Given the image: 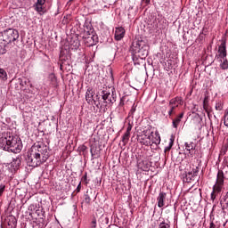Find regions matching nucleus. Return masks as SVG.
I'll list each match as a JSON object with an SVG mask.
<instances>
[{"mask_svg": "<svg viewBox=\"0 0 228 228\" xmlns=\"http://www.w3.org/2000/svg\"><path fill=\"white\" fill-rule=\"evenodd\" d=\"M0 149L19 154L22 151V140L19 136L12 135L11 134H4L0 137Z\"/></svg>", "mask_w": 228, "mask_h": 228, "instance_id": "obj_1", "label": "nucleus"}, {"mask_svg": "<svg viewBox=\"0 0 228 228\" xmlns=\"http://www.w3.org/2000/svg\"><path fill=\"white\" fill-rule=\"evenodd\" d=\"M130 50L133 54H138L140 58L149 56V45L143 40H134Z\"/></svg>", "mask_w": 228, "mask_h": 228, "instance_id": "obj_2", "label": "nucleus"}, {"mask_svg": "<svg viewBox=\"0 0 228 228\" xmlns=\"http://www.w3.org/2000/svg\"><path fill=\"white\" fill-rule=\"evenodd\" d=\"M224 171L218 170L216 184L213 186V191L210 195L211 200H215L216 199V195L222 191V188H224Z\"/></svg>", "mask_w": 228, "mask_h": 228, "instance_id": "obj_3", "label": "nucleus"}, {"mask_svg": "<svg viewBox=\"0 0 228 228\" xmlns=\"http://www.w3.org/2000/svg\"><path fill=\"white\" fill-rule=\"evenodd\" d=\"M3 41L6 44H12L19 39V30L15 28H7L2 32Z\"/></svg>", "mask_w": 228, "mask_h": 228, "instance_id": "obj_4", "label": "nucleus"}, {"mask_svg": "<svg viewBox=\"0 0 228 228\" xmlns=\"http://www.w3.org/2000/svg\"><path fill=\"white\" fill-rule=\"evenodd\" d=\"M26 160L28 167H33L34 168L36 167H40L43 163H45V159H41L38 153H35L33 151H30V153L28 154Z\"/></svg>", "mask_w": 228, "mask_h": 228, "instance_id": "obj_5", "label": "nucleus"}, {"mask_svg": "<svg viewBox=\"0 0 228 228\" xmlns=\"http://www.w3.org/2000/svg\"><path fill=\"white\" fill-rule=\"evenodd\" d=\"M31 151H33L36 154H39V157H41L42 159H45V161H47V159L49 158L47 146H45L44 143L34 144L31 148Z\"/></svg>", "mask_w": 228, "mask_h": 228, "instance_id": "obj_6", "label": "nucleus"}, {"mask_svg": "<svg viewBox=\"0 0 228 228\" xmlns=\"http://www.w3.org/2000/svg\"><path fill=\"white\" fill-rule=\"evenodd\" d=\"M227 58V46L225 41H223L218 46L217 54L216 55V60H222Z\"/></svg>", "mask_w": 228, "mask_h": 228, "instance_id": "obj_7", "label": "nucleus"}, {"mask_svg": "<svg viewBox=\"0 0 228 228\" xmlns=\"http://www.w3.org/2000/svg\"><path fill=\"white\" fill-rule=\"evenodd\" d=\"M34 10L37 12L39 15H44L45 13V0H37L34 4Z\"/></svg>", "mask_w": 228, "mask_h": 228, "instance_id": "obj_8", "label": "nucleus"}, {"mask_svg": "<svg viewBox=\"0 0 228 228\" xmlns=\"http://www.w3.org/2000/svg\"><path fill=\"white\" fill-rule=\"evenodd\" d=\"M151 135H148L147 132H143L142 134L137 135V140L140 142V143H142V145H151Z\"/></svg>", "mask_w": 228, "mask_h": 228, "instance_id": "obj_9", "label": "nucleus"}, {"mask_svg": "<svg viewBox=\"0 0 228 228\" xmlns=\"http://www.w3.org/2000/svg\"><path fill=\"white\" fill-rule=\"evenodd\" d=\"M126 35V29L122 27L116 28L114 38L117 42L122 40Z\"/></svg>", "mask_w": 228, "mask_h": 228, "instance_id": "obj_10", "label": "nucleus"}, {"mask_svg": "<svg viewBox=\"0 0 228 228\" xmlns=\"http://www.w3.org/2000/svg\"><path fill=\"white\" fill-rule=\"evenodd\" d=\"M165 202H167V194L166 192L160 191L157 198V204L159 208L165 207Z\"/></svg>", "mask_w": 228, "mask_h": 228, "instance_id": "obj_11", "label": "nucleus"}, {"mask_svg": "<svg viewBox=\"0 0 228 228\" xmlns=\"http://www.w3.org/2000/svg\"><path fill=\"white\" fill-rule=\"evenodd\" d=\"M115 92V88H111V87H106L105 89H103L102 91V97L103 99V101H107L108 97H110V94H113Z\"/></svg>", "mask_w": 228, "mask_h": 228, "instance_id": "obj_12", "label": "nucleus"}, {"mask_svg": "<svg viewBox=\"0 0 228 228\" xmlns=\"http://www.w3.org/2000/svg\"><path fill=\"white\" fill-rule=\"evenodd\" d=\"M151 143H155V145H159L161 143V136L159 132H155V134H151Z\"/></svg>", "mask_w": 228, "mask_h": 228, "instance_id": "obj_13", "label": "nucleus"}, {"mask_svg": "<svg viewBox=\"0 0 228 228\" xmlns=\"http://www.w3.org/2000/svg\"><path fill=\"white\" fill-rule=\"evenodd\" d=\"M185 150L189 152L191 158H193V151H195V144L193 142H185Z\"/></svg>", "mask_w": 228, "mask_h": 228, "instance_id": "obj_14", "label": "nucleus"}, {"mask_svg": "<svg viewBox=\"0 0 228 228\" xmlns=\"http://www.w3.org/2000/svg\"><path fill=\"white\" fill-rule=\"evenodd\" d=\"M174 142H175V136L171 135V137L169 139V144L164 150L165 156H167V155L168 156L170 150L172 149V147H174Z\"/></svg>", "mask_w": 228, "mask_h": 228, "instance_id": "obj_15", "label": "nucleus"}, {"mask_svg": "<svg viewBox=\"0 0 228 228\" xmlns=\"http://www.w3.org/2000/svg\"><path fill=\"white\" fill-rule=\"evenodd\" d=\"M179 104H183V100L179 97L173 98L169 101V106L179 108Z\"/></svg>", "mask_w": 228, "mask_h": 228, "instance_id": "obj_16", "label": "nucleus"}, {"mask_svg": "<svg viewBox=\"0 0 228 228\" xmlns=\"http://www.w3.org/2000/svg\"><path fill=\"white\" fill-rule=\"evenodd\" d=\"M86 101H87L88 103L92 102L94 101V89L88 88L86 93Z\"/></svg>", "mask_w": 228, "mask_h": 228, "instance_id": "obj_17", "label": "nucleus"}, {"mask_svg": "<svg viewBox=\"0 0 228 228\" xmlns=\"http://www.w3.org/2000/svg\"><path fill=\"white\" fill-rule=\"evenodd\" d=\"M105 102H110L111 104L117 102V93L115 91L114 93H110Z\"/></svg>", "mask_w": 228, "mask_h": 228, "instance_id": "obj_18", "label": "nucleus"}, {"mask_svg": "<svg viewBox=\"0 0 228 228\" xmlns=\"http://www.w3.org/2000/svg\"><path fill=\"white\" fill-rule=\"evenodd\" d=\"M217 61H220V67L223 70H227L228 69V61L225 59H217Z\"/></svg>", "mask_w": 228, "mask_h": 228, "instance_id": "obj_19", "label": "nucleus"}, {"mask_svg": "<svg viewBox=\"0 0 228 228\" xmlns=\"http://www.w3.org/2000/svg\"><path fill=\"white\" fill-rule=\"evenodd\" d=\"M203 109L207 113H209V96H205L203 100Z\"/></svg>", "mask_w": 228, "mask_h": 228, "instance_id": "obj_20", "label": "nucleus"}, {"mask_svg": "<svg viewBox=\"0 0 228 228\" xmlns=\"http://www.w3.org/2000/svg\"><path fill=\"white\" fill-rule=\"evenodd\" d=\"M188 173L191 174V175H193L194 177H197L199 175V167L192 165Z\"/></svg>", "mask_w": 228, "mask_h": 228, "instance_id": "obj_21", "label": "nucleus"}, {"mask_svg": "<svg viewBox=\"0 0 228 228\" xmlns=\"http://www.w3.org/2000/svg\"><path fill=\"white\" fill-rule=\"evenodd\" d=\"M129 138H131V134L125 133L122 136V143L124 146L127 145L129 143Z\"/></svg>", "mask_w": 228, "mask_h": 228, "instance_id": "obj_22", "label": "nucleus"}, {"mask_svg": "<svg viewBox=\"0 0 228 228\" xmlns=\"http://www.w3.org/2000/svg\"><path fill=\"white\" fill-rule=\"evenodd\" d=\"M92 31H94V29L86 30V32H84L83 38H86L88 42H92Z\"/></svg>", "mask_w": 228, "mask_h": 228, "instance_id": "obj_23", "label": "nucleus"}, {"mask_svg": "<svg viewBox=\"0 0 228 228\" xmlns=\"http://www.w3.org/2000/svg\"><path fill=\"white\" fill-rule=\"evenodd\" d=\"M0 79L2 81H6V79H8V74L6 73V70L2 68H0Z\"/></svg>", "mask_w": 228, "mask_h": 228, "instance_id": "obj_24", "label": "nucleus"}, {"mask_svg": "<svg viewBox=\"0 0 228 228\" xmlns=\"http://www.w3.org/2000/svg\"><path fill=\"white\" fill-rule=\"evenodd\" d=\"M185 183H191V181L195 180V176H193V175H191V173H187L185 174V176L183 178Z\"/></svg>", "mask_w": 228, "mask_h": 228, "instance_id": "obj_25", "label": "nucleus"}, {"mask_svg": "<svg viewBox=\"0 0 228 228\" xmlns=\"http://www.w3.org/2000/svg\"><path fill=\"white\" fill-rule=\"evenodd\" d=\"M90 29H94V28H92V24L88 21H85V23H84V33L86 31H90Z\"/></svg>", "mask_w": 228, "mask_h": 228, "instance_id": "obj_26", "label": "nucleus"}, {"mask_svg": "<svg viewBox=\"0 0 228 228\" xmlns=\"http://www.w3.org/2000/svg\"><path fill=\"white\" fill-rule=\"evenodd\" d=\"M179 124H181L180 118H175V119H173V127H175V129H177V127H179Z\"/></svg>", "mask_w": 228, "mask_h": 228, "instance_id": "obj_27", "label": "nucleus"}, {"mask_svg": "<svg viewBox=\"0 0 228 228\" xmlns=\"http://www.w3.org/2000/svg\"><path fill=\"white\" fill-rule=\"evenodd\" d=\"M177 107L175 106H169L168 115L169 117H172V115H175V109Z\"/></svg>", "mask_w": 228, "mask_h": 228, "instance_id": "obj_28", "label": "nucleus"}, {"mask_svg": "<svg viewBox=\"0 0 228 228\" xmlns=\"http://www.w3.org/2000/svg\"><path fill=\"white\" fill-rule=\"evenodd\" d=\"M97 227V219L94 217L89 224V228H96Z\"/></svg>", "mask_w": 228, "mask_h": 228, "instance_id": "obj_29", "label": "nucleus"}, {"mask_svg": "<svg viewBox=\"0 0 228 228\" xmlns=\"http://www.w3.org/2000/svg\"><path fill=\"white\" fill-rule=\"evenodd\" d=\"M91 42L94 44V42H97V36L95 35V32L94 30H91Z\"/></svg>", "mask_w": 228, "mask_h": 228, "instance_id": "obj_30", "label": "nucleus"}, {"mask_svg": "<svg viewBox=\"0 0 228 228\" xmlns=\"http://www.w3.org/2000/svg\"><path fill=\"white\" fill-rule=\"evenodd\" d=\"M70 45L74 46V49H77L79 47V40L75 39L72 43V41L70 42Z\"/></svg>", "mask_w": 228, "mask_h": 228, "instance_id": "obj_31", "label": "nucleus"}, {"mask_svg": "<svg viewBox=\"0 0 228 228\" xmlns=\"http://www.w3.org/2000/svg\"><path fill=\"white\" fill-rule=\"evenodd\" d=\"M124 102H125L124 98H121L120 102L118 103V108H119L120 111H124V104H125Z\"/></svg>", "mask_w": 228, "mask_h": 228, "instance_id": "obj_32", "label": "nucleus"}, {"mask_svg": "<svg viewBox=\"0 0 228 228\" xmlns=\"http://www.w3.org/2000/svg\"><path fill=\"white\" fill-rule=\"evenodd\" d=\"M216 110L217 111H222V110H224V104H222V102H217L216 104Z\"/></svg>", "mask_w": 228, "mask_h": 228, "instance_id": "obj_33", "label": "nucleus"}, {"mask_svg": "<svg viewBox=\"0 0 228 228\" xmlns=\"http://www.w3.org/2000/svg\"><path fill=\"white\" fill-rule=\"evenodd\" d=\"M84 202H85V204L90 205L91 202H92V199H91L88 195H86V196H85Z\"/></svg>", "mask_w": 228, "mask_h": 228, "instance_id": "obj_34", "label": "nucleus"}, {"mask_svg": "<svg viewBox=\"0 0 228 228\" xmlns=\"http://www.w3.org/2000/svg\"><path fill=\"white\" fill-rule=\"evenodd\" d=\"M224 126H225L226 127H228V111L225 112V114H224Z\"/></svg>", "mask_w": 228, "mask_h": 228, "instance_id": "obj_35", "label": "nucleus"}, {"mask_svg": "<svg viewBox=\"0 0 228 228\" xmlns=\"http://www.w3.org/2000/svg\"><path fill=\"white\" fill-rule=\"evenodd\" d=\"M159 228H170V224L167 223H160V224L159 225Z\"/></svg>", "mask_w": 228, "mask_h": 228, "instance_id": "obj_36", "label": "nucleus"}, {"mask_svg": "<svg viewBox=\"0 0 228 228\" xmlns=\"http://www.w3.org/2000/svg\"><path fill=\"white\" fill-rule=\"evenodd\" d=\"M6 45H4V48L0 46V55L6 54Z\"/></svg>", "mask_w": 228, "mask_h": 228, "instance_id": "obj_37", "label": "nucleus"}, {"mask_svg": "<svg viewBox=\"0 0 228 228\" xmlns=\"http://www.w3.org/2000/svg\"><path fill=\"white\" fill-rule=\"evenodd\" d=\"M131 129H133V126L131 124H128V126L126 128V131L125 133L131 134Z\"/></svg>", "mask_w": 228, "mask_h": 228, "instance_id": "obj_38", "label": "nucleus"}, {"mask_svg": "<svg viewBox=\"0 0 228 228\" xmlns=\"http://www.w3.org/2000/svg\"><path fill=\"white\" fill-rule=\"evenodd\" d=\"M87 179H88V175H87V174L86 173L85 175L82 177V181H83L84 183H86V184H88V182H86Z\"/></svg>", "mask_w": 228, "mask_h": 228, "instance_id": "obj_39", "label": "nucleus"}, {"mask_svg": "<svg viewBox=\"0 0 228 228\" xmlns=\"http://www.w3.org/2000/svg\"><path fill=\"white\" fill-rule=\"evenodd\" d=\"M4 185H0V197L3 195V193L4 192Z\"/></svg>", "mask_w": 228, "mask_h": 228, "instance_id": "obj_40", "label": "nucleus"}, {"mask_svg": "<svg viewBox=\"0 0 228 228\" xmlns=\"http://www.w3.org/2000/svg\"><path fill=\"white\" fill-rule=\"evenodd\" d=\"M77 193H79L81 191V182L78 183L77 189H76Z\"/></svg>", "mask_w": 228, "mask_h": 228, "instance_id": "obj_41", "label": "nucleus"}, {"mask_svg": "<svg viewBox=\"0 0 228 228\" xmlns=\"http://www.w3.org/2000/svg\"><path fill=\"white\" fill-rule=\"evenodd\" d=\"M184 117V113L182 112L179 114V116L176 117V118H179L181 120V118H183Z\"/></svg>", "mask_w": 228, "mask_h": 228, "instance_id": "obj_42", "label": "nucleus"}, {"mask_svg": "<svg viewBox=\"0 0 228 228\" xmlns=\"http://www.w3.org/2000/svg\"><path fill=\"white\" fill-rule=\"evenodd\" d=\"M11 219H12V221L13 222V224H17V219H15L14 216H12Z\"/></svg>", "mask_w": 228, "mask_h": 228, "instance_id": "obj_43", "label": "nucleus"}, {"mask_svg": "<svg viewBox=\"0 0 228 228\" xmlns=\"http://www.w3.org/2000/svg\"><path fill=\"white\" fill-rule=\"evenodd\" d=\"M209 228H216V225L215 224V223H210Z\"/></svg>", "mask_w": 228, "mask_h": 228, "instance_id": "obj_44", "label": "nucleus"}, {"mask_svg": "<svg viewBox=\"0 0 228 228\" xmlns=\"http://www.w3.org/2000/svg\"><path fill=\"white\" fill-rule=\"evenodd\" d=\"M144 1L145 4H151V0H142Z\"/></svg>", "mask_w": 228, "mask_h": 228, "instance_id": "obj_45", "label": "nucleus"}, {"mask_svg": "<svg viewBox=\"0 0 228 228\" xmlns=\"http://www.w3.org/2000/svg\"><path fill=\"white\" fill-rule=\"evenodd\" d=\"M224 202H228V191H227V193H226V195H225Z\"/></svg>", "mask_w": 228, "mask_h": 228, "instance_id": "obj_46", "label": "nucleus"}, {"mask_svg": "<svg viewBox=\"0 0 228 228\" xmlns=\"http://www.w3.org/2000/svg\"><path fill=\"white\" fill-rule=\"evenodd\" d=\"M136 111V109L134 107H132L131 113H134Z\"/></svg>", "mask_w": 228, "mask_h": 228, "instance_id": "obj_47", "label": "nucleus"}, {"mask_svg": "<svg viewBox=\"0 0 228 228\" xmlns=\"http://www.w3.org/2000/svg\"><path fill=\"white\" fill-rule=\"evenodd\" d=\"M220 205L222 207V209H225V206L222 205V200L220 201Z\"/></svg>", "mask_w": 228, "mask_h": 228, "instance_id": "obj_48", "label": "nucleus"}, {"mask_svg": "<svg viewBox=\"0 0 228 228\" xmlns=\"http://www.w3.org/2000/svg\"><path fill=\"white\" fill-rule=\"evenodd\" d=\"M82 151H86V146H82Z\"/></svg>", "mask_w": 228, "mask_h": 228, "instance_id": "obj_49", "label": "nucleus"}, {"mask_svg": "<svg viewBox=\"0 0 228 228\" xmlns=\"http://www.w3.org/2000/svg\"><path fill=\"white\" fill-rule=\"evenodd\" d=\"M74 0H69V3H73Z\"/></svg>", "mask_w": 228, "mask_h": 228, "instance_id": "obj_50", "label": "nucleus"}]
</instances>
